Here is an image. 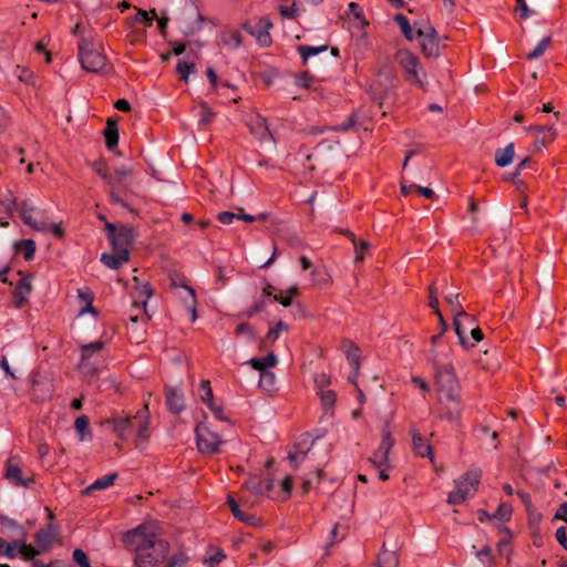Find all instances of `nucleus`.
Segmentation results:
<instances>
[{
    "instance_id": "28",
    "label": "nucleus",
    "mask_w": 567,
    "mask_h": 567,
    "mask_svg": "<svg viewBox=\"0 0 567 567\" xmlns=\"http://www.w3.org/2000/svg\"><path fill=\"white\" fill-rule=\"evenodd\" d=\"M74 429L79 434L80 441L92 440V432L90 430V419L87 415L82 414L76 417L74 422Z\"/></svg>"
},
{
    "instance_id": "36",
    "label": "nucleus",
    "mask_w": 567,
    "mask_h": 567,
    "mask_svg": "<svg viewBox=\"0 0 567 567\" xmlns=\"http://www.w3.org/2000/svg\"><path fill=\"white\" fill-rule=\"evenodd\" d=\"M250 132L260 141H264L268 136L272 137L267 121L264 117H257L255 125L250 126Z\"/></svg>"
},
{
    "instance_id": "24",
    "label": "nucleus",
    "mask_w": 567,
    "mask_h": 567,
    "mask_svg": "<svg viewBox=\"0 0 567 567\" xmlns=\"http://www.w3.org/2000/svg\"><path fill=\"white\" fill-rule=\"evenodd\" d=\"M103 135L106 148L113 151L118 144V126L112 117L107 118Z\"/></svg>"
},
{
    "instance_id": "25",
    "label": "nucleus",
    "mask_w": 567,
    "mask_h": 567,
    "mask_svg": "<svg viewBox=\"0 0 567 567\" xmlns=\"http://www.w3.org/2000/svg\"><path fill=\"white\" fill-rule=\"evenodd\" d=\"M252 369L261 372L268 371V368H272L278 363V358L274 352H269L264 358H252L247 362Z\"/></svg>"
},
{
    "instance_id": "43",
    "label": "nucleus",
    "mask_w": 567,
    "mask_h": 567,
    "mask_svg": "<svg viewBox=\"0 0 567 567\" xmlns=\"http://www.w3.org/2000/svg\"><path fill=\"white\" fill-rule=\"evenodd\" d=\"M394 21L399 24L406 40L411 41L413 39V31L409 19L404 14L398 13L394 16Z\"/></svg>"
},
{
    "instance_id": "22",
    "label": "nucleus",
    "mask_w": 567,
    "mask_h": 567,
    "mask_svg": "<svg viewBox=\"0 0 567 567\" xmlns=\"http://www.w3.org/2000/svg\"><path fill=\"white\" fill-rule=\"evenodd\" d=\"M412 447L416 455L421 457H429L431 461H433V451L431 444L417 432H413L412 434Z\"/></svg>"
},
{
    "instance_id": "19",
    "label": "nucleus",
    "mask_w": 567,
    "mask_h": 567,
    "mask_svg": "<svg viewBox=\"0 0 567 567\" xmlns=\"http://www.w3.org/2000/svg\"><path fill=\"white\" fill-rule=\"evenodd\" d=\"M526 131L537 133V137L534 143L535 146H546L556 137V128L553 125H530L526 127Z\"/></svg>"
},
{
    "instance_id": "31",
    "label": "nucleus",
    "mask_w": 567,
    "mask_h": 567,
    "mask_svg": "<svg viewBox=\"0 0 567 567\" xmlns=\"http://www.w3.org/2000/svg\"><path fill=\"white\" fill-rule=\"evenodd\" d=\"M226 558V554L221 548L209 546L204 558V564L208 567L218 566Z\"/></svg>"
},
{
    "instance_id": "58",
    "label": "nucleus",
    "mask_w": 567,
    "mask_h": 567,
    "mask_svg": "<svg viewBox=\"0 0 567 567\" xmlns=\"http://www.w3.org/2000/svg\"><path fill=\"white\" fill-rule=\"evenodd\" d=\"M308 452L309 447H307L306 451L289 452L288 460L290 461L295 470L299 467V464L306 458Z\"/></svg>"
},
{
    "instance_id": "4",
    "label": "nucleus",
    "mask_w": 567,
    "mask_h": 567,
    "mask_svg": "<svg viewBox=\"0 0 567 567\" xmlns=\"http://www.w3.org/2000/svg\"><path fill=\"white\" fill-rule=\"evenodd\" d=\"M481 470H470L455 482V487L447 495V503L452 505L462 504L468 496H473L480 484Z\"/></svg>"
},
{
    "instance_id": "32",
    "label": "nucleus",
    "mask_w": 567,
    "mask_h": 567,
    "mask_svg": "<svg viewBox=\"0 0 567 567\" xmlns=\"http://www.w3.org/2000/svg\"><path fill=\"white\" fill-rule=\"evenodd\" d=\"M14 248L23 254L24 260L29 261L34 258L37 245L33 239H22L14 243Z\"/></svg>"
},
{
    "instance_id": "41",
    "label": "nucleus",
    "mask_w": 567,
    "mask_h": 567,
    "mask_svg": "<svg viewBox=\"0 0 567 567\" xmlns=\"http://www.w3.org/2000/svg\"><path fill=\"white\" fill-rule=\"evenodd\" d=\"M94 172L105 181V183L110 186L114 181V176H112L109 172L107 164L103 159H99L92 165Z\"/></svg>"
},
{
    "instance_id": "52",
    "label": "nucleus",
    "mask_w": 567,
    "mask_h": 567,
    "mask_svg": "<svg viewBox=\"0 0 567 567\" xmlns=\"http://www.w3.org/2000/svg\"><path fill=\"white\" fill-rule=\"evenodd\" d=\"M181 286L184 287L188 291V293H189L190 302L187 303L186 307H187V309L192 313V321H195L197 319V312H196L197 300H196L195 289L193 287L186 285V284H183Z\"/></svg>"
},
{
    "instance_id": "1",
    "label": "nucleus",
    "mask_w": 567,
    "mask_h": 567,
    "mask_svg": "<svg viewBox=\"0 0 567 567\" xmlns=\"http://www.w3.org/2000/svg\"><path fill=\"white\" fill-rule=\"evenodd\" d=\"M122 542L134 553L135 567H155L166 560L171 549L169 543L151 530L147 524L126 530Z\"/></svg>"
},
{
    "instance_id": "34",
    "label": "nucleus",
    "mask_w": 567,
    "mask_h": 567,
    "mask_svg": "<svg viewBox=\"0 0 567 567\" xmlns=\"http://www.w3.org/2000/svg\"><path fill=\"white\" fill-rule=\"evenodd\" d=\"M328 50V45L312 47L300 44L297 47V51L302 58V65H307L308 59L310 56L317 55L319 53L326 52Z\"/></svg>"
},
{
    "instance_id": "40",
    "label": "nucleus",
    "mask_w": 567,
    "mask_h": 567,
    "mask_svg": "<svg viewBox=\"0 0 567 567\" xmlns=\"http://www.w3.org/2000/svg\"><path fill=\"white\" fill-rule=\"evenodd\" d=\"M513 507L508 503H501L496 511L492 514V518L498 519L502 523L509 522L512 518Z\"/></svg>"
},
{
    "instance_id": "3",
    "label": "nucleus",
    "mask_w": 567,
    "mask_h": 567,
    "mask_svg": "<svg viewBox=\"0 0 567 567\" xmlns=\"http://www.w3.org/2000/svg\"><path fill=\"white\" fill-rule=\"evenodd\" d=\"M78 56L82 69L99 73L107 65V58L94 44L92 37L82 35L78 43Z\"/></svg>"
},
{
    "instance_id": "14",
    "label": "nucleus",
    "mask_w": 567,
    "mask_h": 567,
    "mask_svg": "<svg viewBox=\"0 0 567 567\" xmlns=\"http://www.w3.org/2000/svg\"><path fill=\"white\" fill-rule=\"evenodd\" d=\"M136 238L135 230L132 226L128 225H120L118 231L115 234L113 239H110V244L114 251H120V249H128L134 244Z\"/></svg>"
},
{
    "instance_id": "27",
    "label": "nucleus",
    "mask_w": 567,
    "mask_h": 567,
    "mask_svg": "<svg viewBox=\"0 0 567 567\" xmlns=\"http://www.w3.org/2000/svg\"><path fill=\"white\" fill-rule=\"evenodd\" d=\"M514 154H515L514 143H509L504 148H497L495 152V164L498 167L508 166L513 162Z\"/></svg>"
},
{
    "instance_id": "54",
    "label": "nucleus",
    "mask_w": 567,
    "mask_h": 567,
    "mask_svg": "<svg viewBox=\"0 0 567 567\" xmlns=\"http://www.w3.org/2000/svg\"><path fill=\"white\" fill-rule=\"evenodd\" d=\"M136 427V436L140 440H146L147 439V432H148V420L147 417H140L137 415V421L135 424Z\"/></svg>"
},
{
    "instance_id": "33",
    "label": "nucleus",
    "mask_w": 567,
    "mask_h": 567,
    "mask_svg": "<svg viewBox=\"0 0 567 567\" xmlns=\"http://www.w3.org/2000/svg\"><path fill=\"white\" fill-rule=\"evenodd\" d=\"M133 280L135 281L136 286H135V289L138 291L140 296L141 297H144V299L138 302V301H134L133 302V307L135 308H140L141 306L143 308H146V305H147V299L151 298L153 295H154V290L153 288L151 287V285L148 282H145L143 285H140V281H138V278L137 277H134Z\"/></svg>"
},
{
    "instance_id": "55",
    "label": "nucleus",
    "mask_w": 567,
    "mask_h": 567,
    "mask_svg": "<svg viewBox=\"0 0 567 567\" xmlns=\"http://www.w3.org/2000/svg\"><path fill=\"white\" fill-rule=\"evenodd\" d=\"M216 114L210 110L206 103L200 104L199 124L206 125L215 118Z\"/></svg>"
},
{
    "instance_id": "59",
    "label": "nucleus",
    "mask_w": 567,
    "mask_h": 567,
    "mask_svg": "<svg viewBox=\"0 0 567 567\" xmlns=\"http://www.w3.org/2000/svg\"><path fill=\"white\" fill-rule=\"evenodd\" d=\"M16 548L14 543L10 545L3 538H0V556L12 559L16 557Z\"/></svg>"
},
{
    "instance_id": "7",
    "label": "nucleus",
    "mask_w": 567,
    "mask_h": 567,
    "mask_svg": "<svg viewBox=\"0 0 567 567\" xmlns=\"http://www.w3.org/2000/svg\"><path fill=\"white\" fill-rule=\"evenodd\" d=\"M197 449L200 453L214 454L219 451L223 440L219 435L208 429L204 423H198L195 427Z\"/></svg>"
},
{
    "instance_id": "42",
    "label": "nucleus",
    "mask_w": 567,
    "mask_h": 567,
    "mask_svg": "<svg viewBox=\"0 0 567 567\" xmlns=\"http://www.w3.org/2000/svg\"><path fill=\"white\" fill-rule=\"evenodd\" d=\"M196 69V65L194 62H186V61H178L175 70L178 74L179 79L187 83L188 76L192 72H194Z\"/></svg>"
},
{
    "instance_id": "48",
    "label": "nucleus",
    "mask_w": 567,
    "mask_h": 567,
    "mask_svg": "<svg viewBox=\"0 0 567 567\" xmlns=\"http://www.w3.org/2000/svg\"><path fill=\"white\" fill-rule=\"evenodd\" d=\"M429 293V307L434 310L435 315H440V307H439V291L435 286V282H432L427 288Z\"/></svg>"
},
{
    "instance_id": "39",
    "label": "nucleus",
    "mask_w": 567,
    "mask_h": 567,
    "mask_svg": "<svg viewBox=\"0 0 567 567\" xmlns=\"http://www.w3.org/2000/svg\"><path fill=\"white\" fill-rule=\"evenodd\" d=\"M199 398L206 405L214 402V393L209 380H202L198 388Z\"/></svg>"
},
{
    "instance_id": "49",
    "label": "nucleus",
    "mask_w": 567,
    "mask_h": 567,
    "mask_svg": "<svg viewBox=\"0 0 567 567\" xmlns=\"http://www.w3.org/2000/svg\"><path fill=\"white\" fill-rule=\"evenodd\" d=\"M150 13H152V17H150L147 11H145L143 9H138L136 14L134 16V22L145 23L146 25L151 27L153 23V20L155 18H157V13H156L155 9H152L150 11Z\"/></svg>"
},
{
    "instance_id": "10",
    "label": "nucleus",
    "mask_w": 567,
    "mask_h": 567,
    "mask_svg": "<svg viewBox=\"0 0 567 567\" xmlns=\"http://www.w3.org/2000/svg\"><path fill=\"white\" fill-rule=\"evenodd\" d=\"M137 415L134 416H121L115 415L110 419H105L101 422V426H106L111 430L121 441H125L132 434L135 429Z\"/></svg>"
},
{
    "instance_id": "35",
    "label": "nucleus",
    "mask_w": 567,
    "mask_h": 567,
    "mask_svg": "<svg viewBox=\"0 0 567 567\" xmlns=\"http://www.w3.org/2000/svg\"><path fill=\"white\" fill-rule=\"evenodd\" d=\"M14 546L19 548V553L24 560H32L41 554V550H39L35 546L27 544L24 540H14Z\"/></svg>"
},
{
    "instance_id": "2",
    "label": "nucleus",
    "mask_w": 567,
    "mask_h": 567,
    "mask_svg": "<svg viewBox=\"0 0 567 567\" xmlns=\"http://www.w3.org/2000/svg\"><path fill=\"white\" fill-rule=\"evenodd\" d=\"M109 187L111 203L118 204L125 209L133 212L130 203L140 195L132 179V168H115L114 181Z\"/></svg>"
},
{
    "instance_id": "20",
    "label": "nucleus",
    "mask_w": 567,
    "mask_h": 567,
    "mask_svg": "<svg viewBox=\"0 0 567 567\" xmlns=\"http://www.w3.org/2000/svg\"><path fill=\"white\" fill-rule=\"evenodd\" d=\"M272 22L268 17H261L255 25V37L261 47H270L272 43L269 30L272 28Z\"/></svg>"
},
{
    "instance_id": "57",
    "label": "nucleus",
    "mask_w": 567,
    "mask_h": 567,
    "mask_svg": "<svg viewBox=\"0 0 567 567\" xmlns=\"http://www.w3.org/2000/svg\"><path fill=\"white\" fill-rule=\"evenodd\" d=\"M188 558L184 553L174 554L165 567H185Z\"/></svg>"
},
{
    "instance_id": "11",
    "label": "nucleus",
    "mask_w": 567,
    "mask_h": 567,
    "mask_svg": "<svg viewBox=\"0 0 567 567\" xmlns=\"http://www.w3.org/2000/svg\"><path fill=\"white\" fill-rule=\"evenodd\" d=\"M440 404L439 417L450 422H458L462 416L463 406L461 394L450 396H437Z\"/></svg>"
},
{
    "instance_id": "13",
    "label": "nucleus",
    "mask_w": 567,
    "mask_h": 567,
    "mask_svg": "<svg viewBox=\"0 0 567 567\" xmlns=\"http://www.w3.org/2000/svg\"><path fill=\"white\" fill-rule=\"evenodd\" d=\"M59 530L58 526H54L51 522H49L44 527L40 528L34 534V544L35 547L42 553H47L51 549L52 544L55 539L56 533Z\"/></svg>"
},
{
    "instance_id": "46",
    "label": "nucleus",
    "mask_w": 567,
    "mask_h": 567,
    "mask_svg": "<svg viewBox=\"0 0 567 567\" xmlns=\"http://www.w3.org/2000/svg\"><path fill=\"white\" fill-rule=\"evenodd\" d=\"M276 377L271 371L261 372L259 377V386L265 391L271 392L275 389Z\"/></svg>"
},
{
    "instance_id": "9",
    "label": "nucleus",
    "mask_w": 567,
    "mask_h": 567,
    "mask_svg": "<svg viewBox=\"0 0 567 567\" xmlns=\"http://www.w3.org/2000/svg\"><path fill=\"white\" fill-rule=\"evenodd\" d=\"M382 440L379 449L373 453L371 457H369V462L374 467H391L389 461V453L394 445V440L392 437L391 429L389 423H384L382 426Z\"/></svg>"
},
{
    "instance_id": "61",
    "label": "nucleus",
    "mask_w": 567,
    "mask_h": 567,
    "mask_svg": "<svg viewBox=\"0 0 567 567\" xmlns=\"http://www.w3.org/2000/svg\"><path fill=\"white\" fill-rule=\"evenodd\" d=\"M348 14H352L353 18L362 23H368L364 19L363 11L361 7L355 2H350L348 6Z\"/></svg>"
},
{
    "instance_id": "30",
    "label": "nucleus",
    "mask_w": 567,
    "mask_h": 567,
    "mask_svg": "<svg viewBox=\"0 0 567 567\" xmlns=\"http://www.w3.org/2000/svg\"><path fill=\"white\" fill-rule=\"evenodd\" d=\"M458 293H450L445 297L446 302L451 307V312L454 316H463L465 320L473 322L474 317L468 315L458 301Z\"/></svg>"
},
{
    "instance_id": "29",
    "label": "nucleus",
    "mask_w": 567,
    "mask_h": 567,
    "mask_svg": "<svg viewBox=\"0 0 567 567\" xmlns=\"http://www.w3.org/2000/svg\"><path fill=\"white\" fill-rule=\"evenodd\" d=\"M116 478H117V473H110V474L94 481L82 493L84 495H90L93 491L107 488L114 484Z\"/></svg>"
},
{
    "instance_id": "15",
    "label": "nucleus",
    "mask_w": 567,
    "mask_h": 567,
    "mask_svg": "<svg viewBox=\"0 0 567 567\" xmlns=\"http://www.w3.org/2000/svg\"><path fill=\"white\" fill-rule=\"evenodd\" d=\"M22 471L20 468L18 458L16 456H10L6 462V473L4 477L16 486H28L29 484L34 482L33 477L23 478L21 475Z\"/></svg>"
},
{
    "instance_id": "26",
    "label": "nucleus",
    "mask_w": 567,
    "mask_h": 567,
    "mask_svg": "<svg viewBox=\"0 0 567 567\" xmlns=\"http://www.w3.org/2000/svg\"><path fill=\"white\" fill-rule=\"evenodd\" d=\"M399 554L394 550H386L385 544H383L381 553L378 555L377 567H399Z\"/></svg>"
},
{
    "instance_id": "23",
    "label": "nucleus",
    "mask_w": 567,
    "mask_h": 567,
    "mask_svg": "<svg viewBox=\"0 0 567 567\" xmlns=\"http://www.w3.org/2000/svg\"><path fill=\"white\" fill-rule=\"evenodd\" d=\"M342 347H343L347 360H348L349 364L352 367V369L360 370L361 350H360L359 346H357L350 339L346 338L342 340Z\"/></svg>"
},
{
    "instance_id": "21",
    "label": "nucleus",
    "mask_w": 567,
    "mask_h": 567,
    "mask_svg": "<svg viewBox=\"0 0 567 567\" xmlns=\"http://www.w3.org/2000/svg\"><path fill=\"white\" fill-rule=\"evenodd\" d=\"M130 260V250L128 249H120V251H114L113 254L104 252L101 256V262L114 270H117L122 267L124 262Z\"/></svg>"
},
{
    "instance_id": "63",
    "label": "nucleus",
    "mask_w": 567,
    "mask_h": 567,
    "mask_svg": "<svg viewBox=\"0 0 567 567\" xmlns=\"http://www.w3.org/2000/svg\"><path fill=\"white\" fill-rule=\"evenodd\" d=\"M528 517V525L530 528L537 527L543 518V515L536 512L535 507L526 511Z\"/></svg>"
},
{
    "instance_id": "45",
    "label": "nucleus",
    "mask_w": 567,
    "mask_h": 567,
    "mask_svg": "<svg viewBox=\"0 0 567 567\" xmlns=\"http://www.w3.org/2000/svg\"><path fill=\"white\" fill-rule=\"evenodd\" d=\"M358 123H359V111H353L351 113V115L346 121L333 126L332 130L336 132H344V131L355 127Z\"/></svg>"
},
{
    "instance_id": "5",
    "label": "nucleus",
    "mask_w": 567,
    "mask_h": 567,
    "mask_svg": "<svg viewBox=\"0 0 567 567\" xmlns=\"http://www.w3.org/2000/svg\"><path fill=\"white\" fill-rule=\"evenodd\" d=\"M38 212L43 215L44 210L34 206L30 200H23L20 205L21 220L29 227L38 231H51L56 238L62 239L65 236L64 229L59 224H49L45 220H37L30 215V212Z\"/></svg>"
},
{
    "instance_id": "8",
    "label": "nucleus",
    "mask_w": 567,
    "mask_h": 567,
    "mask_svg": "<svg viewBox=\"0 0 567 567\" xmlns=\"http://www.w3.org/2000/svg\"><path fill=\"white\" fill-rule=\"evenodd\" d=\"M395 60L400 64V66L404 70L405 81L410 84L417 85L420 87L423 86V82L419 76V59L409 50H399L395 54Z\"/></svg>"
},
{
    "instance_id": "64",
    "label": "nucleus",
    "mask_w": 567,
    "mask_h": 567,
    "mask_svg": "<svg viewBox=\"0 0 567 567\" xmlns=\"http://www.w3.org/2000/svg\"><path fill=\"white\" fill-rule=\"evenodd\" d=\"M78 297L80 301L85 302V305L94 301V292L89 287L78 289Z\"/></svg>"
},
{
    "instance_id": "44",
    "label": "nucleus",
    "mask_w": 567,
    "mask_h": 567,
    "mask_svg": "<svg viewBox=\"0 0 567 567\" xmlns=\"http://www.w3.org/2000/svg\"><path fill=\"white\" fill-rule=\"evenodd\" d=\"M266 307V300L264 298H260L259 300L255 301L251 307L248 309L241 311L237 315L238 318H251L256 316L257 313L261 312Z\"/></svg>"
},
{
    "instance_id": "51",
    "label": "nucleus",
    "mask_w": 567,
    "mask_h": 567,
    "mask_svg": "<svg viewBox=\"0 0 567 567\" xmlns=\"http://www.w3.org/2000/svg\"><path fill=\"white\" fill-rule=\"evenodd\" d=\"M234 333L236 336H239L241 333L247 334L248 339L250 341H255L257 338V333L252 326H250L248 322H241L236 326Z\"/></svg>"
},
{
    "instance_id": "47",
    "label": "nucleus",
    "mask_w": 567,
    "mask_h": 567,
    "mask_svg": "<svg viewBox=\"0 0 567 567\" xmlns=\"http://www.w3.org/2000/svg\"><path fill=\"white\" fill-rule=\"evenodd\" d=\"M550 42V37H545L544 39H542L539 43L536 45V48L527 53L526 59L534 60L543 55L545 50L549 47Z\"/></svg>"
},
{
    "instance_id": "53",
    "label": "nucleus",
    "mask_w": 567,
    "mask_h": 567,
    "mask_svg": "<svg viewBox=\"0 0 567 567\" xmlns=\"http://www.w3.org/2000/svg\"><path fill=\"white\" fill-rule=\"evenodd\" d=\"M295 80L298 86L309 89L311 83L315 81V78L308 71H302L296 74Z\"/></svg>"
},
{
    "instance_id": "62",
    "label": "nucleus",
    "mask_w": 567,
    "mask_h": 567,
    "mask_svg": "<svg viewBox=\"0 0 567 567\" xmlns=\"http://www.w3.org/2000/svg\"><path fill=\"white\" fill-rule=\"evenodd\" d=\"M227 504L231 511L233 516L240 520L245 513L240 509L238 503L230 494L227 495Z\"/></svg>"
},
{
    "instance_id": "56",
    "label": "nucleus",
    "mask_w": 567,
    "mask_h": 567,
    "mask_svg": "<svg viewBox=\"0 0 567 567\" xmlns=\"http://www.w3.org/2000/svg\"><path fill=\"white\" fill-rule=\"evenodd\" d=\"M353 248L355 251L354 261L359 262L363 260L365 251L370 248V244L367 240H357V245H353Z\"/></svg>"
},
{
    "instance_id": "6",
    "label": "nucleus",
    "mask_w": 567,
    "mask_h": 567,
    "mask_svg": "<svg viewBox=\"0 0 567 567\" xmlns=\"http://www.w3.org/2000/svg\"><path fill=\"white\" fill-rule=\"evenodd\" d=\"M435 379L439 396L461 394V385L451 364L436 368Z\"/></svg>"
},
{
    "instance_id": "37",
    "label": "nucleus",
    "mask_w": 567,
    "mask_h": 567,
    "mask_svg": "<svg viewBox=\"0 0 567 567\" xmlns=\"http://www.w3.org/2000/svg\"><path fill=\"white\" fill-rule=\"evenodd\" d=\"M104 346L105 343L101 340L80 344L81 362L84 363L85 361H87L93 353L103 350Z\"/></svg>"
},
{
    "instance_id": "38",
    "label": "nucleus",
    "mask_w": 567,
    "mask_h": 567,
    "mask_svg": "<svg viewBox=\"0 0 567 567\" xmlns=\"http://www.w3.org/2000/svg\"><path fill=\"white\" fill-rule=\"evenodd\" d=\"M462 319H464L463 316H454L453 317V328H454V331L458 338V343L464 348V349H470L471 347H474V343L472 344H468L467 340H466V337H465V331L463 329V326H462Z\"/></svg>"
},
{
    "instance_id": "50",
    "label": "nucleus",
    "mask_w": 567,
    "mask_h": 567,
    "mask_svg": "<svg viewBox=\"0 0 567 567\" xmlns=\"http://www.w3.org/2000/svg\"><path fill=\"white\" fill-rule=\"evenodd\" d=\"M320 400H321L323 410L328 411L329 409H331L334 405L336 400H337V394L332 390H326V391L321 390L320 391Z\"/></svg>"
},
{
    "instance_id": "16",
    "label": "nucleus",
    "mask_w": 567,
    "mask_h": 567,
    "mask_svg": "<svg viewBox=\"0 0 567 567\" xmlns=\"http://www.w3.org/2000/svg\"><path fill=\"white\" fill-rule=\"evenodd\" d=\"M165 404L172 414H179L185 409L184 393L173 386L165 385Z\"/></svg>"
},
{
    "instance_id": "18",
    "label": "nucleus",
    "mask_w": 567,
    "mask_h": 567,
    "mask_svg": "<svg viewBox=\"0 0 567 567\" xmlns=\"http://www.w3.org/2000/svg\"><path fill=\"white\" fill-rule=\"evenodd\" d=\"M32 277L31 274H28L24 276L20 281L18 282L16 289L12 291V302L13 305L21 309L24 307L28 302L27 296L31 293L32 286L30 284V278Z\"/></svg>"
},
{
    "instance_id": "12",
    "label": "nucleus",
    "mask_w": 567,
    "mask_h": 567,
    "mask_svg": "<svg viewBox=\"0 0 567 567\" xmlns=\"http://www.w3.org/2000/svg\"><path fill=\"white\" fill-rule=\"evenodd\" d=\"M416 38L421 40L422 53L425 58H437L440 55L439 38L435 28L427 24L424 29L415 31Z\"/></svg>"
},
{
    "instance_id": "60",
    "label": "nucleus",
    "mask_w": 567,
    "mask_h": 567,
    "mask_svg": "<svg viewBox=\"0 0 567 567\" xmlns=\"http://www.w3.org/2000/svg\"><path fill=\"white\" fill-rule=\"evenodd\" d=\"M72 558L80 567H91L86 554L80 548L73 550Z\"/></svg>"
},
{
    "instance_id": "17",
    "label": "nucleus",
    "mask_w": 567,
    "mask_h": 567,
    "mask_svg": "<svg viewBox=\"0 0 567 567\" xmlns=\"http://www.w3.org/2000/svg\"><path fill=\"white\" fill-rule=\"evenodd\" d=\"M250 491L254 495H267L274 488V478H261L258 475H251L243 485Z\"/></svg>"
}]
</instances>
